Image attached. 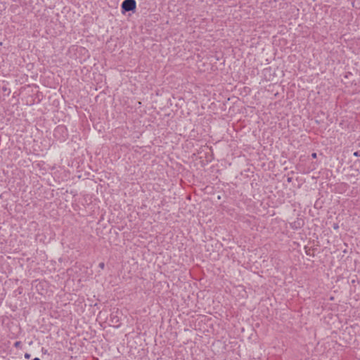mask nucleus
<instances>
[{"label": "nucleus", "instance_id": "nucleus-1", "mask_svg": "<svg viewBox=\"0 0 360 360\" xmlns=\"http://www.w3.org/2000/svg\"><path fill=\"white\" fill-rule=\"evenodd\" d=\"M136 8L135 0H124L121 4L122 13L124 14L127 12H134Z\"/></svg>", "mask_w": 360, "mask_h": 360}, {"label": "nucleus", "instance_id": "nucleus-2", "mask_svg": "<svg viewBox=\"0 0 360 360\" xmlns=\"http://www.w3.org/2000/svg\"><path fill=\"white\" fill-rule=\"evenodd\" d=\"M65 127H58L56 128V129L55 132H56H56H58V131H62V132H63V131H65Z\"/></svg>", "mask_w": 360, "mask_h": 360}, {"label": "nucleus", "instance_id": "nucleus-3", "mask_svg": "<svg viewBox=\"0 0 360 360\" xmlns=\"http://www.w3.org/2000/svg\"><path fill=\"white\" fill-rule=\"evenodd\" d=\"M98 267L101 269H103L105 268V264L104 262H100L98 264Z\"/></svg>", "mask_w": 360, "mask_h": 360}, {"label": "nucleus", "instance_id": "nucleus-4", "mask_svg": "<svg viewBox=\"0 0 360 360\" xmlns=\"http://www.w3.org/2000/svg\"><path fill=\"white\" fill-rule=\"evenodd\" d=\"M353 155L356 157H360V150H357L353 153Z\"/></svg>", "mask_w": 360, "mask_h": 360}, {"label": "nucleus", "instance_id": "nucleus-5", "mask_svg": "<svg viewBox=\"0 0 360 360\" xmlns=\"http://www.w3.org/2000/svg\"><path fill=\"white\" fill-rule=\"evenodd\" d=\"M333 227L334 229H339V226H338V224H334Z\"/></svg>", "mask_w": 360, "mask_h": 360}, {"label": "nucleus", "instance_id": "nucleus-6", "mask_svg": "<svg viewBox=\"0 0 360 360\" xmlns=\"http://www.w3.org/2000/svg\"><path fill=\"white\" fill-rule=\"evenodd\" d=\"M20 344H21L20 342H15V344H14V346L15 347H18Z\"/></svg>", "mask_w": 360, "mask_h": 360}, {"label": "nucleus", "instance_id": "nucleus-7", "mask_svg": "<svg viewBox=\"0 0 360 360\" xmlns=\"http://www.w3.org/2000/svg\"><path fill=\"white\" fill-rule=\"evenodd\" d=\"M316 156H317V155H316V153H313L311 154V157H312L313 158H316Z\"/></svg>", "mask_w": 360, "mask_h": 360}, {"label": "nucleus", "instance_id": "nucleus-8", "mask_svg": "<svg viewBox=\"0 0 360 360\" xmlns=\"http://www.w3.org/2000/svg\"><path fill=\"white\" fill-rule=\"evenodd\" d=\"M292 181V178L291 177H288V182H291Z\"/></svg>", "mask_w": 360, "mask_h": 360}, {"label": "nucleus", "instance_id": "nucleus-9", "mask_svg": "<svg viewBox=\"0 0 360 360\" xmlns=\"http://www.w3.org/2000/svg\"><path fill=\"white\" fill-rule=\"evenodd\" d=\"M25 358L28 359V358H30V354H25Z\"/></svg>", "mask_w": 360, "mask_h": 360}, {"label": "nucleus", "instance_id": "nucleus-10", "mask_svg": "<svg viewBox=\"0 0 360 360\" xmlns=\"http://www.w3.org/2000/svg\"><path fill=\"white\" fill-rule=\"evenodd\" d=\"M32 360H40V359H39V358H38V357H35V358H34Z\"/></svg>", "mask_w": 360, "mask_h": 360}, {"label": "nucleus", "instance_id": "nucleus-11", "mask_svg": "<svg viewBox=\"0 0 360 360\" xmlns=\"http://www.w3.org/2000/svg\"><path fill=\"white\" fill-rule=\"evenodd\" d=\"M114 321H115V323H117L118 320H117V321H116V319L112 320V322H114Z\"/></svg>", "mask_w": 360, "mask_h": 360}, {"label": "nucleus", "instance_id": "nucleus-12", "mask_svg": "<svg viewBox=\"0 0 360 360\" xmlns=\"http://www.w3.org/2000/svg\"><path fill=\"white\" fill-rule=\"evenodd\" d=\"M114 321H115V323H117L118 320H117V321H116V319L112 320V322H114Z\"/></svg>", "mask_w": 360, "mask_h": 360}, {"label": "nucleus", "instance_id": "nucleus-13", "mask_svg": "<svg viewBox=\"0 0 360 360\" xmlns=\"http://www.w3.org/2000/svg\"><path fill=\"white\" fill-rule=\"evenodd\" d=\"M114 321H115V323H117L118 320H117V321H116V319L112 320V322H114Z\"/></svg>", "mask_w": 360, "mask_h": 360}]
</instances>
